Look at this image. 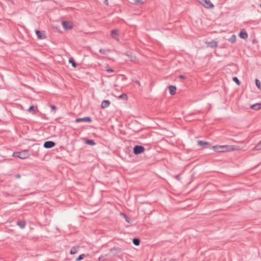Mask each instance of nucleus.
<instances>
[{
	"instance_id": "1",
	"label": "nucleus",
	"mask_w": 261,
	"mask_h": 261,
	"mask_svg": "<svg viewBox=\"0 0 261 261\" xmlns=\"http://www.w3.org/2000/svg\"><path fill=\"white\" fill-rule=\"evenodd\" d=\"M211 148L218 152L230 151L235 150L234 146L231 145H215L212 146Z\"/></svg>"
},
{
	"instance_id": "2",
	"label": "nucleus",
	"mask_w": 261,
	"mask_h": 261,
	"mask_svg": "<svg viewBox=\"0 0 261 261\" xmlns=\"http://www.w3.org/2000/svg\"><path fill=\"white\" fill-rule=\"evenodd\" d=\"M145 149L142 145H135L133 148V152L135 155H138L143 153Z\"/></svg>"
},
{
	"instance_id": "3",
	"label": "nucleus",
	"mask_w": 261,
	"mask_h": 261,
	"mask_svg": "<svg viewBox=\"0 0 261 261\" xmlns=\"http://www.w3.org/2000/svg\"><path fill=\"white\" fill-rule=\"evenodd\" d=\"M206 8H213L214 5L211 3L210 0H197Z\"/></svg>"
},
{
	"instance_id": "4",
	"label": "nucleus",
	"mask_w": 261,
	"mask_h": 261,
	"mask_svg": "<svg viewBox=\"0 0 261 261\" xmlns=\"http://www.w3.org/2000/svg\"><path fill=\"white\" fill-rule=\"evenodd\" d=\"M197 143L199 145L201 146L203 148H211V146L210 143L206 141L198 140Z\"/></svg>"
},
{
	"instance_id": "5",
	"label": "nucleus",
	"mask_w": 261,
	"mask_h": 261,
	"mask_svg": "<svg viewBox=\"0 0 261 261\" xmlns=\"http://www.w3.org/2000/svg\"><path fill=\"white\" fill-rule=\"evenodd\" d=\"M62 24L66 30L71 29L73 27V24L70 21H63L62 22Z\"/></svg>"
},
{
	"instance_id": "6",
	"label": "nucleus",
	"mask_w": 261,
	"mask_h": 261,
	"mask_svg": "<svg viewBox=\"0 0 261 261\" xmlns=\"http://www.w3.org/2000/svg\"><path fill=\"white\" fill-rule=\"evenodd\" d=\"M56 143L52 141H45L43 144V147L45 148H51L55 146Z\"/></svg>"
},
{
	"instance_id": "7",
	"label": "nucleus",
	"mask_w": 261,
	"mask_h": 261,
	"mask_svg": "<svg viewBox=\"0 0 261 261\" xmlns=\"http://www.w3.org/2000/svg\"><path fill=\"white\" fill-rule=\"evenodd\" d=\"M76 122H91L92 119L90 117H86L84 118H77L75 119Z\"/></svg>"
},
{
	"instance_id": "8",
	"label": "nucleus",
	"mask_w": 261,
	"mask_h": 261,
	"mask_svg": "<svg viewBox=\"0 0 261 261\" xmlns=\"http://www.w3.org/2000/svg\"><path fill=\"white\" fill-rule=\"evenodd\" d=\"M29 156V151L27 150H23L19 151V158L21 159H25Z\"/></svg>"
},
{
	"instance_id": "9",
	"label": "nucleus",
	"mask_w": 261,
	"mask_h": 261,
	"mask_svg": "<svg viewBox=\"0 0 261 261\" xmlns=\"http://www.w3.org/2000/svg\"><path fill=\"white\" fill-rule=\"evenodd\" d=\"M239 37L244 39L248 38V34L245 30H242L239 34Z\"/></svg>"
},
{
	"instance_id": "10",
	"label": "nucleus",
	"mask_w": 261,
	"mask_h": 261,
	"mask_svg": "<svg viewBox=\"0 0 261 261\" xmlns=\"http://www.w3.org/2000/svg\"><path fill=\"white\" fill-rule=\"evenodd\" d=\"M206 43L207 44V45L208 47H211V48L217 47L218 45L217 42L215 41L214 40H212L210 42H206Z\"/></svg>"
},
{
	"instance_id": "11",
	"label": "nucleus",
	"mask_w": 261,
	"mask_h": 261,
	"mask_svg": "<svg viewBox=\"0 0 261 261\" xmlns=\"http://www.w3.org/2000/svg\"><path fill=\"white\" fill-rule=\"evenodd\" d=\"M110 105V101L109 100H104L101 102V108L105 109L108 107Z\"/></svg>"
},
{
	"instance_id": "12",
	"label": "nucleus",
	"mask_w": 261,
	"mask_h": 261,
	"mask_svg": "<svg viewBox=\"0 0 261 261\" xmlns=\"http://www.w3.org/2000/svg\"><path fill=\"white\" fill-rule=\"evenodd\" d=\"M126 55L127 56V57L129 59L128 60L130 61L135 63L136 57L133 56L132 53L131 52H127L126 53Z\"/></svg>"
},
{
	"instance_id": "13",
	"label": "nucleus",
	"mask_w": 261,
	"mask_h": 261,
	"mask_svg": "<svg viewBox=\"0 0 261 261\" xmlns=\"http://www.w3.org/2000/svg\"><path fill=\"white\" fill-rule=\"evenodd\" d=\"M36 34L39 39H42L45 38V35L42 34L41 32L38 30H35Z\"/></svg>"
},
{
	"instance_id": "14",
	"label": "nucleus",
	"mask_w": 261,
	"mask_h": 261,
	"mask_svg": "<svg viewBox=\"0 0 261 261\" xmlns=\"http://www.w3.org/2000/svg\"><path fill=\"white\" fill-rule=\"evenodd\" d=\"M169 93L171 95H173L176 93V88L174 86H170L169 87Z\"/></svg>"
},
{
	"instance_id": "15",
	"label": "nucleus",
	"mask_w": 261,
	"mask_h": 261,
	"mask_svg": "<svg viewBox=\"0 0 261 261\" xmlns=\"http://www.w3.org/2000/svg\"><path fill=\"white\" fill-rule=\"evenodd\" d=\"M250 108L254 110H258L261 108V103H256L250 106Z\"/></svg>"
},
{
	"instance_id": "16",
	"label": "nucleus",
	"mask_w": 261,
	"mask_h": 261,
	"mask_svg": "<svg viewBox=\"0 0 261 261\" xmlns=\"http://www.w3.org/2000/svg\"><path fill=\"white\" fill-rule=\"evenodd\" d=\"M118 34V31L117 30H113L111 31V35L112 37L115 39L118 40V39L117 38Z\"/></svg>"
},
{
	"instance_id": "17",
	"label": "nucleus",
	"mask_w": 261,
	"mask_h": 261,
	"mask_svg": "<svg viewBox=\"0 0 261 261\" xmlns=\"http://www.w3.org/2000/svg\"><path fill=\"white\" fill-rule=\"evenodd\" d=\"M17 224L20 227V228L23 229L25 227L26 223L24 221H19L17 222Z\"/></svg>"
},
{
	"instance_id": "18",
	"label": "nucleus",
	"mask_w": 261,
	"mask_h": 261,
	"mask_svg": "<svg viewBox=\"0 0 261 261\" xmlns=\"http://www.w3.org/2000/svg\"><path fill=\"white\" fill-rule=\"evenodd\" d=\"M85 142L87 144H88V145H92V146L95 145L96 144V143L94 141V140H90V139H85Z\"/></svg>"
},
{
	"instance_id": "19",
	"label": "nucleus",
	"mask_w": 261,
	"mask_h": 261,
	"mask_svg": "<svg viewBox=\"0 0 261 261\" xmlns=\"http://www.w3.org/2000/svg\"><path fill=\"white\" fill-rule=\"evenodd\" d=\"M79 248V247L76 246L73 247L70 251V253L71 254H74L76 253L78 251Z\"/></svg>"
},
{
	"instance_id": "20",
	"label": "nucleus",
	"mask_w": 261,
	"mask_h": 261,
	"mask_svg": "<svg viewBox=\"0 0 261 261\" xmlns=\"http://www.w3.org/2000/svg\"><path fill=\"white\" fill-rule=\"evenodd\" d=\"M120 215L121 216H122V217L124 218L125 220L127 223H130L131 222V220H130V219L129 217H128L127 216V215H125L124 213L121 212V213H120Z\"/></svg>"
},
{
	"instance_id": "21",
	"label": "nucleus",
	"mask_w": 261,
	"mask_h": 261,
	"mask_svg": "<svg viewBox=\"0 0 261 261\" xmlns=\"http://www.w3.org/2000/svg\"><path fill=\"white\" fill-rule=\"evenodd\" d=\"M133 243L136 246H139L140 244V240L139 238H135L133 239Z\"/></svg>"
},
{
	"instance_id": "22",
	"label": "nucleus",
	"mask_w": 261,
	"mask_h": 261,
	"mask_svg": "<svg viewBox=\"0 0 261 261\" xmlns=\"http://www.w3.org/2000/svg\"><path fill=\"white\" fill-rule=\"evenodd\" d=\"M99 52L102 55H107L110 52V50L108 49H100Z\"/></svg>"
},
{
	"instance_id": "23",
	"label": "nucleus",
	"mask_w": 261,
	"mask_h": 261,
	"mask_svg": "<svg viewBox=\"0 0 261 261\" xmlns=\"http://www.w3.org/2000/svg\"><path fill=\"white\" fill-rule=\"evenodd\" d=\"M228 40L231 43H235L236 41V36L235 35H232L230 38L228 39Z\"/></svg>"
},
{
	"instance_id": "24",
	"label": "nucleus",
	"mask_w": 261,
	"mask_h": 261,
	"mask_svg": "<svg viewBox=\"0 0 261 261\" xmlns=\"http://www.w3.org/2000/svg\"><path fill=\"white\" fill-rule=\"evenodd\" d=\"M255 85H256V87L259 89H261V83H260V81L259 80L256 79L255 80Z\"/></svg>"
},
{
	"instance_id": "25",
	"label": "nucleus",
	"mask_w": 261,
	"mask_h": 261,
	"mask_svg": "<svg viewBox=\"0 0 261 261\" xmlns=\"http://www.w3.org/2000/svg\"><path fill=\"white\" fill-rule=\"evenodd\" d=\"M232 81L236 83V84L238 86L241 85V82L238 79V78L236 76L233 77Z\"/></svg>"
},
{
	"instance_id": "26",
	"label": "nucleus",
	"mask_w": 261,
	"mask_h": 261,
	"mask_svg": "<svg viewBox=\"0 0 261 261\" xmlns=\"http://www.w3.org/2000/svg\"><path fill=\"white\" fill-rule=\"evenodd\" d=\"M255 150L261 149V141L254 147Z\"/></svg>"
},
{
	"instance_id": "27",
	"label": "nucleus",
	"mask_w": 261,
	"mask_h": 261,
	"mask_svg": "<svg viewBox=\"0 0 261 261\" xmlns=\"http://www.w3.org/2000/svg\"><path fill=\"white\" fill-rule=\"evenodd\" d=\"M28 111L32 113L33 114L35 113V108L33 106H31L29 109L28 110Z\"/></svg>"
},
{
	"instance_id": "28",
	"label": "nucleus",
	"mask_w": 261,
	"mask_h": 261,
	"mask_svg": "<svg viewBox=\"0 0 261 261\" xmlns=\"http://www.w3.org/2000/svg\"><path fill=\"white\" fill-rule=\"evenodd\" d=\"M118 98L119 99H126L127 98V96L126 94L123 93V94H121L120 96H119Z\"/></svg>"
},
{
	"instance_id": "29",
	"label": "nucleus",
	"mask_w": 261,
	"mask_h": 261,
	"mask_svg": "<svg viewBox=\"0 0 261 261\" xmlns=\"http://www.w3.org/2000/svg\"><path fill=\"white\" fill-rule=\"evenodd\" d=\"M85 256V255L84 254H80L75 259L76 261H80L82 259H83L84 257Z\"/></svg>"
},
{
	"instance_id": "30",
	"label": "nucleus",
	"mask_w": 261,
	"mask_h": 261,
	"mask_svg": "<svg viewBox=\"0 0 261 261\" xmlns=\"http://www.w3.org/2000/svg\"><path fill=\"white\" fill-rule=\"evenodd\" d=\"M69 63L71 64V65H77L75 62L74 61V59L72 58L69 59Z\"/></svg>"
},
{
	"instance_id": "31",
	"label": "nucleus",
	"mask_w": 261,
	"mask_h": 261,
	"mask_svg": "<svg viewBox=\"0 0 261 261\" xmlns=\"http://www.w3.org/2000/svg\"><path fill=\"white\" fill-rule=\"evenodd\" d=\"M114 250L116 251V252L119 253V252H120L121 251V248L114 247V248H112L111 249V251H114Z\"/></svg>"
},
{
	"instance_id": "32",
	"label": "nucleus",
	"mask_w": 261,
	"mask_h": 261,
	"mask_svg": "<svg viewBox=\"0 0 261 261\" xmlns=\"http://www.w3.org/2000/svg\"><path fill=\"white\" fill-rule=\"evenodd\" d=\"M134 3L136 5L142 4L143 2L142 0H134Z\"/></svg>"
},
{
	"instance_id": "33",
	"label": "nucleus",
	"mask_w": 261,
	"mask_h": 261,
	"mask_svg": "<svg viewBox=\"0 0 261 261\" xmlns=\"http://www.w3.org/2000/svg\"><path fill=\"white\" fill-rule=\"evenodd\" d=\"M14 157L19 158V152H14L12 155Z\"/></svg>"
},
{
	"instance_id": "34",
	"label": "nucleus",
	"mask_w": 261,
	"mask_h": 261,
	"mask_svg": "<svg viewBox=\"0 0 261 261\" xmlns=\"http://www.w3.org/2000/svg\"><path fill=\"white\" fill-rule=\"evenodd\" d=\"M50 108L54 111H56L57 110V107L55 105H51Z\"/></svg>"
},
{
	"instance_id": "35",
	"label": "nucleus",
	"mask_w": 261,
	"mask_h": 261,
	"mask_svg": "<svg viewBox=\"0 0 261 261\" xmlns=\"http://www.w3.org/2000/svg\"><path fill=\"white\" fill-rule=\"evenodd\" d=\"M21 175L20 174H17L16 175H15V177L16 179H18V178H20L21 177Z\"/></svg>"
},
{
	"instance_id": "36",
	"label": "nucleus",
	"mask_w": 261,
	"mask_h": 261,
	"mask_svg": "<svg viewBox=\"0 0 261 261\" xmlns=\"http://www.w3.org/2000/svg\"><path fill=\"white\" fill-rule=\"evenodd\" d=\"M178 77L181 80H184L185 79V76L182 75H179Z\"/></svg>"
},
{
	"instance_id": "37",
	"label": "nucleus",
	"mask_w": 261,
	"mask_h": 261,
	"mask_svg": "<svg viewBox=\"0 0 261 261\" xmlns=\"http://www.w3.org/2000/svg\"><path fill=\"white\" fill-rule=\"evenodd\" d=\"M106 70L108 72H113L114 71L113 69L108 68H107Z\"/></svg>"
},
{
	"instance_id": "38",
	"label": "nucleus",
	"mask_w": 261,
	"mask_h": 261,
	"mask_svg": "<svg viewBox=\"0 0 261 261\" xmlns=\"http://www.w3.org/2000/svg\"><path fill=\"white\" fill-rule=\"evenodd\" d=\"M104 3H105L107 6H108V5H109L108 0H105Z\"/></svg>"
},
{
	"instance_id": "39",
	"label": "nucleus",
	"mask_w": 261,
	"mask_h": 261,
	"mask_svg": "<svg viewBox=\"0 0 261 261\" xmlns=\"http://www.w3.org/2000/svg\"><path fill=\"white\" fill-rule=\"evenodd\" d=\"M135 83L137 84H138L139 86H141L140 82L139 81H136Z\"/></svg>"
},
{
	"instance_id": "40",
	"label": "nucleus",
	"mask_w": 261,
	"mask_h": 261,
	"mask_svg": "<svg viewBox=\"0 0 261 261\" xmlns=\"http://www.w3.org/2000/svg\"><path fill=\"white\" fill-rule=\"evenodd\" d=\"M175 178L176 179H177L178 180H179V175H176Z\"/></svg>"
},
{
	"instance_id": "41",
	"label": "nucleus",
	"mask_w": 261,
	"mask_h": 261,
	"mask_svg": "<svg viewBox=\"0 0 261 261\" xmlns=\"http://www.w3.org/2000/svg\"><path fill=\"white\" fill-rule=\"evenodd\" d=\"M8 1H9V2H12V3H13V1H14V0H8Z\"/></svg>"
},
{
	"instance_id": "42",
	"label": "nucleus",
	"mask_w": 261,
	"mask_h": 261,
	"mask_svg": "<svg viewBox=\"0 0 261 261\" xmlns=\"http://www.w3.org/2000/svg\"><path fill=\"white\" fill-rule=\"evenodd\" d=\"M76 67V66H73V68H75Z\"/></svg>"
},
{
	"instance_id": "43",
	"label": "nucleus",
	"mask_w": 261,
	"mask_h": 261,
	"mask_svg": "<svg viewBox=\"0 0 261 261\" xmlns=\"http://www.w3.org/2000/svg\"><path fill=\"white\" fill-rule=\"evenodd\" d=\"M260 7L261 8V4L260 5Z\"/></svg>"
}]
</instances>
